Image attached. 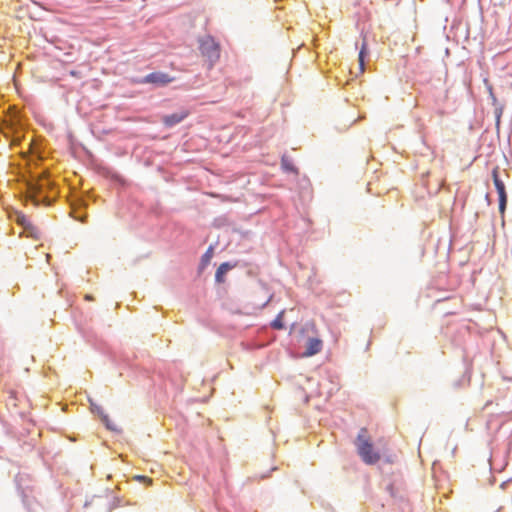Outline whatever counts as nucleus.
Instances as JSON below:
<instances>
[{
  "mask_svg": "<svg viewBox=\"0 0 512 512\" xmlns=\"http://www.w3.org/2000/svg\"><path fill=\"white\" fill-rule=\"evenodd\" d=\"M355 445L358 455L365 464L373 465L380 460L381 455L374 448L366 428L360 429L355 441Z\"/></svg>",
  "mask_w": 512,
  "mask_h": 512,
  "instance_id": "f257e3e1",
  "label": "nucleus"
},
{
  "mask_svg": "<svg viewBox=\"0 0 512 512\" xmlns=\"http://www.w3.org/2000/svg\"><path fill=\"white\" fill-rule=\"evenodd\" d=\"M53 183L46 174H43L35 182H31L28 185V197L35 204L40 203L49 204V198L44 195L45 191L52 188Z\"/></svg>",
  "mask_w": 512,
  "mask_h": 512,
  "instance_id": "f03ea898",
  "label": "nucleus"
},
{
  "mask_svg": "<svg viewBox=\"0 0 512 512\" xmlns=\"http://www.w3.org/2000/svg\"><path fill=\"white\" fill-rule=\"evenodd\" d=\"M200 51L202 56L209 61V68L220 58V45L210 36H206L200 40Z\"/></svg>",
  "mask_w": 512,
  "mask_h": 512,
  "instance_id": "7ed1b4c3",
  "label": "nucleus"
},
{
  "mask_svg": "<svg viewBox=\"0 0 512 512\" xmlns=\"http://www.w3.org/2000/svg\"><path fill=\"white\" fill-rule=\"evenodd\" d=\"M492 178L494 186L497 190L498 196H499V211L501 214H504L506 205H507V193L505 184L502 179L499 177V168L495 167L492 170Z\"/></svg>",
  "mask_w": 512,
  "mask_h": 512,
  "instance_id": "20e7f679",
  "label": "nucleus"
},
{
  "mask_svg": "<svg viewBox=\"0 0 512 512\" xmlns=\"http://www.w3.org/2000/svg\"><path fill=\"white\" fill-rule=\"evenodd\" d=\"M172 81V78L163 72H153L145 76L144 83H152L156 85H166Z\"/></svg>",
  "mask_w": 512,
  "mask_h": 512,
  "instance_id": "39448f33",
  "label": "nucleus"
},
{
  "mask_svg": "<svg viewBox=\"0 0 512 512\" xmlns=\"http://www.w3.org/2000/svg\"><path fill=\"white\" fill-rule=\"evenodd\" d=\"M15 221L32 237L38 238L39 231L24 214H17Z\"/></svg>",
  "mask_w": 512,
  "mask_h": 512,
  "instance_id": "423d86ee",
  "label": "nucleus"
},
{
  "mask_svg": "<svg viewBox=\"0 0 512 512\" xmlns=\"http://www.w3.org/2000/svg\"><path fill=\"white\" fill-rule=\"evenodd\" d=\"M189 112L186 111V110H183L181 112H178V113H173L171 115H166L163 117V123L166 125V126H173V125H176L178 123H180L181 121H183L187 116H188Z\"/></svg>",
  "mask_w": 512,
  "mask_h": 512,
  "instance_id": "0eeeda50",
  "label": "nucleus"
},
{
  "mask_svg": "<svg viewBox=\"0 0 512 512\" xmlns=\"http://www.w3.org/2000/svg\"><path fill=\"white\" fill-rule=\"evenodd\" d=\"M322 349V341L318 338H310L307 341L305 356H312L319 353Z\"/></svg>",
  "mask_w": 512,
  "mask_h": 512,
  "instance_id": "6e6552de",
  "label": "nucleus"
},
{
  "mask_svg": "<svg viewBox=\"0 0 512 512\" xmlns=\"http://www.w3.org/2000/svg\"><path fill=\"white\" fill-rule=\"evenodd\" d=\"M236 264H230L228 262L222 263L216 273H215V280L217 283H224L225 282V275L234 267Z\"/></svg>",
  "mask_w": 512,
  "mask_h": 512,
  "instance_id": "1a4fd4ad",
  "label": "nucleus"
},
{
  "mask_svg": "<svg viewBox=\"0 0 512 512\" xmlns=\"http://www.w3.org/2000/svg\"><path fill=\"white\" fill-rule=\"evenodd\" d=\"M367 53H368V45H367L366 40L364 39L361 49L359 51V55H358L359 69H360L361 73H363L365 70L364 59H365V56L367 55Z\"/></svg>",
  "mask_w": 512,
  "mask_h": 512,
  "instance_id": "9d476101",
  "label": "nucleus"
},
{
  "mask_svg": "<svg viewBox=\"0 0 512 512\" xmlns=\"http://www.w3.org/2000/svg\"><path fill=\"white\" fill-rule=\"evenodd\" d=\"M94 411H96L99 414V416L101 417V420L103 421V423L106 425V427L109 430H113V431L117 430L116 426L110 421L109 416L104 413V411L101 407H95Z\"/></svg>",
  "mask_w": 512,
  "mask_h": 512,
  "instance_id": "9b49d317",
  "label": "nucleus"
},
{
  "mask_svg": "<svg viewBox=\"0 0 512 512\" xmlns=\"http://www.w3.org/2000/svg\"><path fill=\"white\" fill-rule=\"evenodd\" d=\"M281 165L285 171L297 173V169L288 159L282 158Z\"/></svg>",
  "mask_w": 512,
  "mask_h": 512,
  "instance_id": "f8f14e48",
  "label": "nucleus"
},
{
  "mask_svg": "<svg viewBox=\"0 0 512 512\" xmlns=\"http://www.w3.org/2000/svg\"><path fill=\"white\" fill-rule=\"evenodd\" d=\"M284 312H280L276 319L272 322V327L275 329H282L284 327L282 318H283Z\"/></svg>",
  "mask_w": 512,
  "mask_h": 512,
  "instance_id": "ddd939ff",
  "label": "nucleus"
},
{
  "mask_svg": "<svg viewBox=\"0 0 512 512\" xmlns=\"http://www.w3.org/2000/svg\"><path fill=\"white\" fill-rule=\"evenodd\" d=\"M488 90H489V93H490V96H491L492 100H493V101H496V97H495V95H494V93H493V88H492V86H489Z\"/></svg>",
  "mask_w": 512,
  "mask_h": 512,
  "instance_id": "4468645a",
  "label": "nucleus"
},
{
  "mask_svg": "<svg viewBox=\"0 0 512 512\" xmlns=\"http://www.w3.org/2000/svg\"><path fill=\"white\" fill-rule=\"evenodd\" d=\"M137 478L138 479H146V477H144V476H138Z\"/></svg>",
  "mask_w": 512,
  "mask_h": 512,
  "instance_id": "2eb2a0df",
  "label": "nucleus"
}]
</instances>
